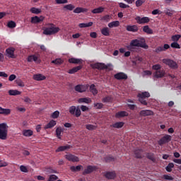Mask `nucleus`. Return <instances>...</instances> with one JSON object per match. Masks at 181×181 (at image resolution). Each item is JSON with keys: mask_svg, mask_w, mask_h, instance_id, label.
Returning a JSON list of instances; mask_svg holds the SVG:
<instances>
[{"mask_svg": "<svg viewBox=\"0 0 181 181\" xmlns=\"http://www.w3.org/2000/svg\"><path fill=\"white\" fill-rule=\"evenodd\" d=\"M8 124L6 123L0 124V139L5 141L8 139Z\"/></svg>", "mask_w": 181, "mask_h": 181, "instance_id": "1", "label": "nucleus"}, {"mask_svg": "<svg viewBox=\"0 0 181 181\" xmlns=\"http://www.w3.org/2000/svg\"><path fill=\"white\" fill-rule=\"evenodd\" d=\"M139 98V101L143 105H148V98L151 97V93L149 92H142L141 93H139L137 95Z\"/></svg>", "mask_w": 181, "mask_h": 181, "instance_id": "2", "label": "nucleus"}, {"mask_svg": "<svg viewBox=\"0 0 181 181\" xmlns=\"http://www.w3.org/2000/svg\"><path fill=\"white\" fill-rule=\"evenodd\" d=\"M130 47H142V49H148V45L145 41H139L138 39H135L131 41Z\"/></svg>", "mask_w": 181, "mask_h": 181, "instance_id": "3", "label": "nucleus"}, {"mask_svg": "<svg viewBox=\"0 0 181 181\" xmlns=\"http://www.w3.org/2000/svg\"><path fill=\"white\" fill-rule=\"evenodd\" d=\"M69 113L71 115H74L76 118H78L81 115V110L80 106H71L69 107Z\"/></svg>", "mask_w": 181, "mask_h": 181, "instance_id": "4", "label": "nucleus"}, {"mask_svg": "<svg viewBox=\"0 0 181 181\" xmlns=\"http://www.w3.org/2000/svg\"><path fill=\"white\" fill-rule=\"evenodd\" d=\"M59 30H60V28H59V27L51 26L49 28H46L43 31V33L44 35H54L57 33Z\"/></svg>", "mask_w": 181, "mask_h": 181, "instance_id": "5", "label": "nucleus"}, {"mask_svg": "<svg viewBox=\"0 0 181 181\" xmlns=\"http://www.w3.org/2000/svg\"><path fill=\"white\" fill-rule=\"evenodd\" d=\"M170 141H172V136L165 134L158 141V144L160 146H163L165 144H169Z\"/></svg>", "mask_w": 181, "mask_h": 181, "instance_id": "6", "label": "nucleus"}, {"mask_svg": "<svg viewBox=\"0 0 181 181\" xmlns=\"http://www.w3.org/2000/svg\"><path fill=\"white\" fill-rule=\"evenodd\" d=\"M163 63H164V64H166L167 66H168L170 69H176L178 67L176 62H175L172 59H163Z\"/></svg>", "mask_w": 181, "mask_h": 181, "instance_id": "7", "label": "nucleus"}, {"mask_svg": "<svg viewBox=\"0 0 181 181\" xmlns=\"http://www.w3.org/2000/svg\"><path fill=\"white\" fill-rule=\"evenodd\" d=\"M6 53L7 57L9 59H16V56L15 55V48L10 47L6 49Z\"/></svg>", "mask_w": 181, "mask_h": 181, "instance_id": "8", "label": "nucleus"}, {"mask_svg": "<svg viewBox=\"0 0 181 181\" xmlns=\"http://www.w3.org/2000/svg\"><path fill=\"white\" fill-rule=\"evenodd\" d=\"M94 170H97V167L95 165H88L86 168L83 170L82 175L86 176V175H90V173H93Z\"/></svg>", "mask_w": 181, "mask_h": 181, "instance_id": "9", "label": "nucleus"}, {"mask_svg": "<svg viewBox=\"0 0 181 181\" xmlns=\"http://www.w3.org/2000/svg\"><path fill=\"white\" fill-rule=\"evenodd\" d=\"M104 176L108 180H114L117 177L115 171H107L104 174Z\"/></svg>", "mask_w": 181, "mask_h": 181, "instance_id": "10", "label": "nucleus"}, {"mask_svg": "<svg viewBox=\"0 0 181 181\" xmlns=\"http://www.w3.org/2000/svg\"><path fill=\"white\" fill-rule=\"evenodd\" d=\"M135 21H136V22H137V23H139V25H142L144 23H148V22L151 21V19L148 17L141 18V16H136L135 18Z\"/></svg>", "mask_w": 181, "mask_h": 181, "instance_id": "11", "label": "nucleus"}, {"mask_svg": "<svg viewBox=\"0 0 181 181\" xmlns=\"http://www.w3.org/2000/svg\"><path fill=\"white\" fill-rule=\"evenodd\" d=\"M92 69H97L98 70H105L108 69V66L105 65L104 63H95L92 65Z\"/></svg>", "mask_w": 181, "mask_h": 181, "instance_id": "12", "label": "nucleus"}, {"mask_svg": "<svg viewBox=\"0 0 181 181\" xmlns=\"http://www.w3.org/2000/svg\"><path fill=\"white\" fill-rule=\"evenodd\" d=\"M74 90L77 93H86L87 91V86L78 84L74 87Z\"/></svg>", "mask_w": 181, "mask_h": 181, "instance_id": "13", "label": "nucleus"}, {"mask_svg": "<svg viewBox=\"0 0 181 181\" xmlns=\"http://www.w3.org/2000/svg\"><path fill=\"white\" fill-rule=\"evenodd\" d=\"M65 158L69 162H80V158L73 154H66L65 155Z\"/></svg>", "mask_w": 181, "mask_h": 181, "instance_id": "14", "label": "nucleus"}, {"mask_svg": "<svg viewBox=\"0 0 181 181\" xmlns=\"http://www.w3.org/2000/svg\"><path fill=\"white\" fill-rule=\"evenodd\" d=\"M114 77L116 80H127L128 78V76L124 72H119L115 74Z\"/></svg>", "mask_w": 181, "mask_h": 181, "instance_id": "15", "label": "nucleus"}, {"mask_svg": "<svg viewBox=\"0 0 181 181\" xmlns=\"http://www.w3.org/2000/svg\"><path fill=\"white\" fill-rule=\"evenodd\" d=\"M168 49H170V45L168 44H165L163 47L160 46L156 48L155 52L156 53H160V52H166Z\"/></svg>", "mask_w": 181, "mask_h": 181, "instance_id": "16", "label": "nucleus"}, {"mask_svg": "<svg viewBox=\"0 0 181 181\" xmlns=\"http://www.w3.org/2000/svg\"><path fill=\"white\" fill-rule=\"evenodd\" d=\"M126 30H127V32H132L133 33H135L138 32L139 29L138 28V25H128L126 27Z\"/></svg>", "mask_w": 181, "mask_h": 181, "instance_id": "17", "label": "nucleus"}, {"mask_svg": "<svg viewBox=\"0 0 181 181\" xmlns=\"http://www.w3.org/2000/svg\"><path fill=\"white\" fill-rule=\"evenodd\" d=\"M165 74H166V72L163 69H159L158 71H156L154 77L156 78H162V77H165Z\"/></svg>", "mask_w": 181, "mask_h": 181, "instance_id": "18", "label": "nucleus"}, {"mask_svg": "<svg viewBox=\"0 0 181 181\" xmlns=\"http://www.w3.org/2000/svg\"><path fill=\"white\" fill-rule=\"evenodd\" d=\"M44 20L45 17L35 16L31 18V23H40V22H43Z\"/></svg>", "mask_w": 181, "mask_h": 181, "instance_id": "19", "label": "nucleus"}, {"mask_svg": "<svg viewBox=\"0 0 181 181\" xmlns=\"http://www.w3.org/2000/svg\"><path fill=\"white\" fill-rule=\"evenodd\" d=\"M141 117H149L153 115V111L149 110H143L140 112Z\"/></svg>", "mask_w": 181, "mask_h": 181, "instance_id": "20", "label": "nucleus"}, {"mask_svg": "<svg viewBox=\"0 0 181 181\" xmlns=\"http://www.w3.org/2000/svg\"><path fill=\"white\" fill-rule=\"evenodd\" d=\"M129 113L127 111H119L115 114V118H124V117H128Z\"/></svg>", "mask_w": 181, "mask_h": 181, "instance_id": "21", "label": "nucleus"}, {"mask_svg": "<svg viewBox=\"0 0 181 181\" xmlns=\"http://www.w3.org/2000/svg\"><path fill=\"white\" fill-rule=\"evenodd\" d=\"M69 62L72 64H83V59L77 58H70Z\"/></svg>", "mask_w": 181, "mask_h": 181, "instance_id": "22", "label": "nucleus"}, {"mask_svg": "<svg viewBox=\"0 0 181 181\" xmlns=\"http://www.w3.org/2000/svg\"><path fill=\"white\" fill-rule=\"evenodd\" d=\"M71 148V146L67 144L66 146H61L56 149L55 152H64V151H67V149H70Z\"/></svg>", "mask_w": 181, "mask_h": 181, "instance_id": "23", "label": "nucleus"}, {"mask_svg": "<svg viewBox=\"0 0 181 181\" xmlns=\"http://www.w3.org/2000/svg\"><path fill=\"white\" fill-rule=\"evenodd\" d=\"M64 132V129L62 128V127H58L56 129V136L58 139H62V134Z\"/></svg>", "mask_w": 181, "mask_h": 181, "instance_id": "24", "label": "nucleus"}, {"mask_svg": "<svg viewBox=\"0 0 181 181\" xmlns=\"http://www.w3.org/2000/svg\"><path fill=\"white\" fill-rule=\"evenodd\" d=\"M81 69H83V66L82 65H79L78 66H75V67L69 69L68 73L69 74H74V73H77V71L81 70Z\"/></svg>", "mask_w": 181, "mask_h": 181, "instance_id": "25", "label": "nucleus"}, {"mask_svg": "<svg viewBox=\"0 0 181 181\" xmlns=\"http://www.w3.org/2000/svg\"><path fill=\"white\" fill-rule=\"evenodd\" d=\"M142 153H144V150L142 149L138 148L134 150L135 158H136L137 159L142 158Z\"/></svg>", "mask_w": 181, "mask_h": 181, "instance_id": "26", "label": "nucleus"}, {"mask_svg": "<svg viewBox=\"0 0 181 181\" xmlns=\"http://www.w3.org/2000/svg\"><path fill=\"white\" fill-rule=\"evenodd\" d=\"M33 79L36 80L37 81H42L43 80H46V76L42 75L41 74H35L33 76Z\"/></svg>", "mask_w": 181, "mask_h": 181, "instance_id": "27", "label": "nucleus"}, {"mask_svg": "<svg viewBox=\"0 0 181 181\" xmlns=\"http://www.w3.org/2000/svg\"><path fill=\"white\" fill-rule=\"evenodd\" d=\"M78 103L79 104H83V103H85V104H90L91 103V99H90V98H81L78 100Z\"/></svg>", "mask_w": 181, "mask_h": 181, "instance_id": "28", "label": "nucleus"}, {"mask_svg": "<svg viewBox=\"0 0 181 181\" xmlns=\"http://www.w3.org/2000/svg\"><path fill=\"white\" fill-rule=\"evenodd\" d=\"M57 122L55 120L52 119L49 121V122L46 124V126L45 127V129H50V128H53V127H55Z\"/></svg>", "mask_w": 181, "mask_h": 181, "instance_id": "29", "label": "nucleus"}, {"mask_svg": "<svg viewBox=\"0 0 181 181\" xmlns=\"http://www.w3.org/2000/svg\"><path fill=\"white\" fill-rule=\"evenodd\" d=\"M88 9L81 8V7H77L76 9L74 10V13H81L84 12H88Z\"/></svg>", "mask_w": 181, "mask_h": 181, "instance_id": "30", "label": "nucleus"}, {"mask_svg": "<svg viewBox=\"0 0 181 181\" xmlns=\"http://www.w3.org/2000/svg\"><path fill=\"white\" fill-rule=\"evenodd\" d=\"M143 32L147 33L148 35H152L153 33V30L149 28V25L144 26Z\"/></svg>", "mask_w": 181, "mask_h": 181, "instance_id": "31", "label": "nucleus"}, {"mask_svg": "<svg viewBox=\"0 0 181 181\" xmlns=\"http://www.w3.org/2000/svg\"><path fill=\"white\" fill-rule=\"evenodd\" d=\"M105 8H104V7H103V6H100V7H98V8H95V9H93V10H92V13H103V12H104V10H105Z\"/></svg>", "mask_w": 181, "mask_h": 181, "instance_id": "32", "label": "nucleus"}, {"mask_svg": "<svg viewBox=\"0 0 181 181\" xmlns=\"http://www.w3.org/2000/svg\"><path fill=\"white\" fill-rule=\"evenodd\" d=\"M83 169V165L71 166L70 170L71 172H80Z\"/></svg>", "mask_w": 181, "mask_h": 181, "instance_id": "33", "label": "nucleus"}, {"mask_svg": "<svg viewBox=\"0 0 181 181\" xmlns=\"http://www.w3.org/2000/svg\"><path fill=\"white\" fill-rule=\"evenodd\" d=\"M23 135L27 137L32 136V135H33V131L30 129H25L23 131Z\"/></svg>", "mask_w": 181, "mask_h": 181, "instance_id": "34", "label": "nucleus"}, {"mask_svg": "<svg viewBox=\"0 0 181 181\" xmlns=\"http://www.w3.org/2000/svg\"><path fill=\"white\" fill-rule=\"evenodd\" d=\"M146 158L147 159H149L153 163L156 162V158H155V154H153V153H147Z\"/></svg>", "mask_w": 181, "mask_h": 181, "instance_id": "35", "label": "nucleus"}, {"mask_svg": "<svg viewBox=\"0 0 181 181\" xmlns=\"http://www.w3.org/2000/svg\"><path fill=\"white\" fill-rule=\"evenodd\" d=\"M103 36H110V28L108 27H105L100 30Z\"/></svg>", "mask_w": 181, "mask_h": 181, "instance_id": "36", "label": "nucleus"}, {"mask_svg": "<svg viewBox=\"0 0 181 181\" xmlns=\"http://www.w3.org/2000/svg\"><path fill=\"white\" fill-rule=\"evenodd\" d=\"M37 59H39V56L37 55H30L28 57V62H37Z\"/></svg>", "mask_w": 181, "mask_h": 181, "instance_id": "37", "label": "nucleus"}, {"mask_svg": "<svg viewBox=\"0 0 181 181\" xmlns=\"http://www.w3.org/2000/svg\"><path fill=\"white\" fill-rule=\"evenodd\" d=\"M90 93H92L93 95H97V94H98V90H97V88H95V85L94 84L90 85Z\"/></svg>", "mask_w": 181, "mask_h": 181, "instance_id": "38", "label": "nucleus"}, {"mask_svg": "<svg viewBox=\"0 0 181 181\" xmlns=\"http://www.w3.org/2000/svg\"><path fill=\"white\" fill-rule=\"evenodd\" d=\"M119 26V22L118 21H112L108 23V27L112 28H118Z\"/></svg>", "mask_w": 181, "mask_h": 181, "instance_id": "39", "label": "nucleus"}, {"mask_svg": "<svg viewBox=\"0 0 181 181\" xmlns=\"http://www.w3.org/2000/svg\"><path fill=\"white\" fill-rule=\"evenodd\" d=\"M8 94L9 95H21V94H22V92L18 90H9Z\"/></svg>", "mask_w": 181, "mask_h": 181, "instance_id": "40", "label": "nucleus"}, {"mask_svg": "<svg viewBox=\"0 0 181 181\" xmlns=\"http://www.w3.org/2000/svg\"><path fill=\"white\" fill-rule=\"evenodd\" d=\"M113 128H122L124 127V122H117L112 125Z\"/></svg>", "mask_w": 181, "mask_h": 181, "instance_id": "41", "label": "nucleus"}, {"mask_svg": "<svg viewBox=\"0 0 181 181\" xmlns=\"http://www.w3.org/2000/svg\"><path fill=\"white\" fill-rule=\"evenodd\" d=\"M30 11L31 12V13H35V15H39V13L42 12V10L35 7H33L30 9Z\"/></svg>", "mask_w": 181, "mask_h": 181, "instance_id": "42", "label": "nucleus"}, {"mask_svg": "<svg viewBox=\"0 0 181 181\" xmlns=\"http://www.w3.org/2000/svg\"><path fill=\"white\" fill-rule=\"evenodd\" d=\"M92 25H93V22H89L88 23H79L78 26L81 28H90Z\"/></svg>", "mask_w": 181, "mask_h": 181, "instance_id": "43", "label": "nucleus"}, {"mask_svg": "<svg viewBox=\"0 0 181 181\" xmlns=\"http://www.w3.org/2000/svg\"><path fill=\"white\" fill-rule=\"evenodd\" d=\"M174 168H175V164H173V163H170L165 167V170H167V172H172V169H173Z\"/></svg>", "mask_w": 181, "mask_h": 181, "instance_id": "44", "label": "nucleus"}, {"mask_svg": "<svg viewBox=\"0 0 181 181\" xmlns=\"http://www.w3.org/2000/svg\"><path fill=\"white\" fill-rule=\"evenodd\" d=\"M86 128L88 131H94V129H97V126H95L94 124H86Z\"/></svg>", "mask_w": 181, "mask_h": 181, "instance_id": "45", "label": "nucleus"}, {"mask_svg": "<svg viewBox=\"0 0 181 181\" xmlns=\"http://www.w3.org/2000/svg\"><path fill=\"white\" fill-rule=\"evenodd\" d=\"M181 37V35H175L171 37V40L173 42H177Z\"/></svg>", "mask_w": 181, "mask_h": 181, "instance_id": "46", "label": "nucleus"}, {"mask_svg": "<svg viewBox=\"0 0 181 181\" xmlns=\"http://www.w3.org/2000/svg\"><path fill=\"white\" fill-rule=\"evenodd\" d=\"M93 107H95L96 110H101V108L104 107V104L101 103H96L93 104Z\"/></svg>", "mask_w": 181, "mask_h": 181, "instance_id": "47", "label": "nucleus"}, {"mask_svg": "<svg viewBox=\"0 0 181 181\" xmlns=\"http://www.w3.org/2000/svg\"><path fill=\"white\" fill-rule=\"evenodd\" d=\"M8 28H10L11 29H13V28H16V23L15 21H9L7 24Z\"/></svg>", "mask_w": 181, "mask_h": 181, "instance_id": "48", "label": "nucleus"}, {"mask_svg": "<svg viewBox=\"0 0 181 181\" xmlns=\"http://www.w3.org/2000/svg\"><path fill=\"white\" fill-rule=\"evenodd\" d=\"M105 162H114L115 160V158L112 157V156H107L105 157Z\"/></svg>", "mask_w": 181, "mask_h": 181, "instance_id": "49", "label": "nucleus"}, {"mask_svg": "<svg viewBox=\"0 0 181 181\" xmlns=\"http://www.w3.org/2000/svg\"><path fill=\"white\" fill-rule=\"evenodd\" d=\"M52 63H53L54 64L60 65V64H63V61L62 59L59 58L52 61Z\"/></svg>", "mask_w": 181, "mask_h": 181, "instance_id": "50", "label": "nucleus"}, {"mask_svg": "<svg viewBox=\"0 0 181 181\" xmlns=\"http://www.w3.org/2000/svg\"><path fill=\"white\" fill-rule=\"evenodd\" d=\"M170 47H173V49H180V45L176 42L171 43Z\"/></svg>", "mask_w": 181, "mask_h": 181, "instance_id": "51", "label": "nucleus"}, {"mask_svg": "<svg viewBox=\"0 0 181 181\" xmlns=\"http://www.w3.org/2000/svg\"><path fill=\"white\" fill-rule=\"evenodd\" d=\"M163 179H164L165 180H174L175 178L169 175H163Z\"/></svg>", "mask_w": 181, "mask_h": 181, "instance_id": "52", "label": "nucleus"}, {"mask_svg": "<svg viewBox=\"0 0 181 181\" xmlns=\"http://www.w3.org/2000/svg\"><path fill=\"white\" fill-rule=\"evenodd\" d=\"M65 9H67L68 11H73L74 9L75 6L73 4H67L64 6Z\"/></svg>", "mask_w": 181, "mask_h": 181, "instance_id": "53", "label": "nucleus"}, {"mask_svg": "<svg viewBox=\"0 0 181 181\" xmlns=\"http://www.w3.org/2000/svg\"><path fill=\"white\" fill-rule=\"evenodd\" d=\"M160 69H162V66H160V64H159L153 65V66H152V69L156 70V71L160 70Z\"/></svg>", "mask_w": 181, "mask_h": 181, "instance_id": "54", "label": "nucleus"}, {"mask_svg": "<svg viewBox=\"0 0 181 181\" xmlns=\"http://www.w3.org/2000/svg\"><path fill=\"white\" fill-rule=\"evenodd\" d=\"M1 114L3 115H9V114H11V109L3 108Z\"/></svg>", "mask_w": 181, "mask_h": 181, "instance_id": "55", "label": "nucleus"}, {"mask_svg": "<svg viewBox=\"0 0 181 181\" xmlns=\"http://www.w3.org/2000/svg\"><path fill=\"white\" fill-rule=\"evenodd\" d=\"M16 83L18 86V87H25V83L21 79L16 80Z\"/></svg>", "mask_w": 181, "mask_h": 181, "instance_id": "56", "label": "nucleus"}, {"mask_svg": "<svg viewBox=\"0 0 181 181\" xmlns=\"http://www.w3.org/2000/svg\"><path fill=\"white\" fill-rule=\"evenodd\" d=\"M57 179H59V177L57 175H52L49 176L47 181H56V180H57Z\"/></svg>", "mask_w": 181, "mask_h": 181, "instance_id": "57", "label": "nucleus"}, {"mask_svg": "<svg viewBox=\"0 0 181 181\" xmlns=\"http://www.w3.org/2000/svg\"><path fill=\"white\" fill-rule=\"evenodd\" d=\"M145 0H137L136 1V6H137V8H139V6H142V4H144Z\"/></svg>", "mask_w": 181, "mask_h": 181, "instance_id": "58", "label": "nucleus"}, {"mask_svg": "<svg viewBox=\"0 0 181 181\" xmlns=\"http://www.w3.org/2000/svg\"><path fill=\"white\" fill-rule=\"evenodd\" d=\"M60 112L59 111H55L52 114V118L56 119L59 118Z\"/></svg>", "mask_w": 181, "mask_h": 181, "instance_id": "59", "label": "nucleus"}, {"mask_svg": "<svg viewBox=\"0 0 181 181\" xmlns=\"http://www.w3.org/2000/svg\"><path fill=\"white\" fill-rule=\"evenodd\" d=\"M102 101H103V103H110L111 97L110 96H106V97L103 98Z\"/></svg>", "mask_w": 181, "mask_h": 181, "instance_id": "60", "label": "nucleus"}, {"mask_svg": "<svg viewBox=\"0 0 181 181\" xmlns=\"http://www.w3.org/2000/svg\"><path fill=\"white\" fill-rule=\"evenodd\" d=\"M20 170H21V172H24V173H27V172H28V168H27L26 166H25V165H21V166H20Z\"/></svg>", "mask_w": 181, "mask_h": 181, "instance_id": "61", "label": "nucleus"}, {"mask_svg": "<svg viewBox=\"0 0 181 181\" xmlns=\"http://www.w3.org/2000/svg\"><path fill=\"white\" fill-rule=\"evenodd\" d=\"M81 111H83V112H86V111H89L90 109L88 108V107H87L86 105H81Z\"/></svg>", "mask_w": 181, "mask_h": 181, "instance_id": "62", "label": "nucleus"}, {"mask_svg": "<svg viewBox=\"0 0 181 181\" xmlns=\"http://www.w3.org/2000/svg\"><path fill=\"white\" fill-rule=\"evenodd\" d=\"M119 8H122L124 9H125L126 8H129V5H127L124 3H119Z\"/></svg>", "mask_w": 181, "mask_h": 181, "instance_id": "63", "label": "nucleus"}, {"mask_svg": "<svg viewBox=\"0 0 181 181\" xmlns=\"http://www.w3.org/2000/svg\"><path fill=\"white\" fill-rule=\"evenodd\" d=\"M55 1L58 5H60L62 4H67V2H69L67 0H55Z\"/></svg>", "mask_w": 181, "mask_h": 181, "instance_id": "64", "label": "nucleus"}]
</instances>
